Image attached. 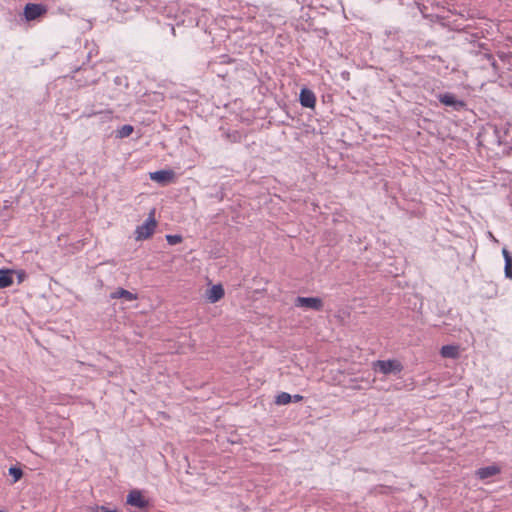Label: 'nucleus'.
Returning a JSON list of instances; mask_svg holds the SVG:
<instances>
[{"mask_svg": "<svg viewBox=\"0 0 512 512\" xmlns=\"http://www.w3.org/2000/svg\"><path fill=\"white\" fill-rule=\"evenodd\" d=\"M9 475L13 477V483L19 481L23 476V471L21 468L12 466L9 468Z\"/></svg>", "mask_w": 512, "mask_h": 512, "instance_id": "17", "label": "nucleus"}, {"mask_svg": "<svg viewBox=\"0 0 512 512\" xmlns=\"http://www.w3.org/2000/svg\"><path fill=\"white\" fill-rule=\"evenodd\" d=\"M506 131L495 125L488 126L483 132V141L490 148L500 147L505 143Z\"/></svg>", "mask_w": 512, "mask_h": 512, "instance_id": "1", "label": "nucleus"}, {"mask_svg": "<svg viewBox=\"0 0 512 512\" xmlns=\"http://www.w3.org/2000/svg\"><path fill=\"white\" fill-rule=\"evenodd\" d=\"M97 82V79L95 78H92V79H85V81L83 83H81V85H88V84H95Z\"/></svg>", "mask_w": 512, "mask_h": 512, "instance_id": "22", "label": "nucleus"}, {"mask_svg": "<svg viewBox=\"0 0 512 512\" xmlns=\"http://www.w3.org/2000/svg\"><path fill=\"white\" fill-rule=\"evenodd\" d=\"M440 354L444 358L455 359L459 356V346L457 345H444L440 350Z\"/></svg>", "mask_w": 512, "mask_h": 512, "instance_id": "13", "label": "nucleus"}, {"mask_svg": "<svg viewBox=\"0 0 512 512\" xmlns=\"http://www.w3.org/2000/svg\"><path fill=\"white\" fill-rule=\"evenodd\" d=\"M502 254L505 261L504 266V273L506 278H509L512 280V256L510 255L509 251L506 248L502 249Z\"/></svg>", "mask_w": 512, "mask_h": 512, "instance_id": "14", "label": "nucleus"}, {"mask_svg": "<svg viewBox=\"0 0 512 512\" xmlns=\"http://www.w3.org/2000/svg\"><path fill=\"white\" fill-rule=\"evenodd\" d=\"M12 270H0V289L7 288L12 285Z\"/></svg>", "mask_w": 512, "mask_h": 512, "instance_id": "15", "label": "nucleus"}, {"mask_svg": "<svg viewBox=\"0 0 512 512\" xmlns=\"http://www.w3.org/2000/svg\"><path fill=\"white\" fill-rule=\"evenodd\" d=\"M47 13V7L43 4L28 3L24 7V16L27 21L36 20Z\"/></svg>", "mask_w": 512, "mask_h": 512, "instance_id": "4", "label": "nucleus"}, {"mask_svg": "<svg viewBox=\"0 0 512 512\" xmlns=\"http://www.w3.org/2000/svg\"><path fill=\"white\" fill-rule=\"evenodd\" d=\"M301 400H303L302 395L296 394V395L292 396V401H294V402H300Z\"/></svg>", "mask_w": 512, "mask_h": 512, "instance_id": "23", "label": "nucleus"}, {"mask_svg": "<svg viewBox=\"0 0 512 512\" xmlns=\"http://www.w3.org/2000/svg\"><path fill=\"white\" fill-rule=\"evenodd\" d=\"M372 368L376 372L388 375L400 373L403 370V365L396 359L377 360L372 363Z\"/></svg>", "mask_w": 512, "mask_h": 512, "instance_id": "2", "label": "nucleus"}, {"mask_svg": "<svg viewBox=\"0 0 512 512\" xmlns=\"http://www.w3.org/2000/svg\"><path fill=\"white\" fill-rule=\"evenodd\" d=\"M292 401V396L287 392H281L276 396L275 403L277 405H286Z\"/></svg>", "mask_w": 512, "mask_h": 512, "instance_id": "16", "label": "nucleus"}, {"mask_svg": "<svg viewBox=\"0 0 512 512\" xmlns=\"http://www.w3.org/2000/svg\"><path fill=\"white\" fill-rule=\"evenodd\" d=\"M82 71H83V73H91V72H92V69H86V68H85V69H83Z\"/></svg>", "mask_w": 512, "mask_h": 512, "instance_id": "24", "label": "nucleus"}, {"mask_svg": "<svg viewBox=\"0 0 512 512\" xmlns=\"http://www.w3.org/2000/svg\"><path fill=\"white\" fill-rule=\"evenodd\" d=\"M492 285L494 287V294L493 295H496L497 294L496 285L495 284H492Z\"/></svg>", "mask_w": 512, "mask_h": 512, "instance_id": "25", "label": "nucleus"}, {"mask_svg": "<svg viewBox=\"0 0 512 512\" xmlns=\"http://www.w3.org/2000/svg\"><path fill=\"white\" fill-rule=\"evenodd\" d=\"M500 471H501L500 467L498 465L494 464V465L479 468L476 471V476L479 479L483 480V479H487L489 477L499 474Z\"/></svg>", "mask_w": 512, "mask_h": 512, "instance_id": "10", "label": "nucleus"}, {"mask_svg": "<svg viewBox=\"0 0 512 512\" xmlns=\"http://www.w3.org/2000/svg\"><path fill=\"white\" fill-rule=\"evenodd\" d=\"M166 240L168 244L170 245H176L178 243L182 242V236L181 235H166Z\"/></svg>", "mask_w": 512, "mask_h": 512, "instance_id": "19", "label": "nucleus"}, {"mask_svg": "<svg viewBox=\"0 0 512 512\" xmlns=\"http://www.w3.org/2000/svg\"><path fill=\"white\" fill-rule=\"evenodd\" d=\"M0 512H3V511L0 510Z\"/></svg>", "mask_w": 512, "mask_h": 512, "instance_id": "28", "label": "nucleus"}, {"mask_svg": "<svg viewBox=\"0 0 512 512\" xmlns=\"http://www.w3.org/2000/svg\"><path fill=\"white\" fill-rule=\"evenodd\" d=\"M115 2H119V3H122L123 0H114ZM124 2H126V0H124Z\"/></svg>", "mask_w": 512, "mask_h": 512, "instance_id": "26", "label": "nucleus"}, {"mask_svg": "<svg viewBox=\"0 0 512 512\" xmlns=\"http://www.w3.org/2000/svg\"><path fill=\"white\" fill-rule=\"evenodd\" d=\"M300 104L306 108H314L316 104V96L313 91L303 88L299 96Z\"/></svg>", "mask_w": 512, "mask_h": 512, "instance_id": "9", "label": "nucleus"}, {"mask_svg": "<svg viewBox=\"0 0 512 512\" xmlns=\"http://www.w3.org/2000/svg\"><path fill=\"white\" fill-rule=\"evenodd\" d=\"M111 299L123 298L125 301H134L137 299V294H134L124 288H118L110 294Z\"/></svg>", "mask_w": 512, "mask_h": 512, "instance_id": "12", "label": "nucleus"}, {"mask_svg": "<svg viewBox=\"0 0 512 512\" xmlns=\"http://www.w3.org/2000/svg\"><path fill=\"white\" fill-rule=\"evenodd\" d=\"M295 305L315 311H321L323 309V301L318 297H297Z\"/></svg>", "mask_w": 512, "mask_h": 512, "instance_id": "5", "label": "nucleus"}, {"mask_svg": "<svg viewBox=\"0 0 512 512\" xmlns=\"http://www.w3.org/2000/svg\"><path fill=\"white\" fill-rule=\"evenodd\" d=\"M440 103L445 106H450L456 111H460L466 107V103L463 100H459L452 93H443L437 96Z\"/></svg>", "mask_w": 512, "mask_h": 512, "instance_id": "6", "label": "nucleus"}, {"mask_svg": "<svg viewBox=\"0 0 512 512\" xmlns=\"http://www.w3.org/2000/svg\"><path fill=\"white\" fill-rule=\"evenodd\" d=\"M133 126L131 125H123L119 130H118V136L120 138H125V137H128L132 134L133 132Z\"/></svg>", "mask_w": 512, "mask_h": 512, "instance_id": "18", "label": "nucleus"}, {"mask_svg": "<svg viewBox=\"0 0 512 512\" xmlns=\"http://www.w3.org/2000/svg\"><path fill=\"white\" fill-rule=\"evenodd\" d=\"M127 504L140 509L148 507V501L142 496L139 490H132L127 495Z\"/></svg>", "mask_w": 512, "mask_h": 512, "instance_id": "7", "label": "nucleus"}, {"mask_svg": "<svg viewBox=\"0 0 512 512\" xmlns=\"http://www.w3.org/2000/svg\"><path fill=\"white\" fill-rule=\"evenodd\" d=\"M175 172L173 170H158L150 173V179L160 184H167L174 180Z\"/></svg>", "mask_w": 512, "mask_h": 512, "instance_id": "8", "label": "nucleus"}, {"mask_svg": "<svg viewBox=\"0 0 512 512\" xmlns=\"http://www.w3.org/2000/svg\"><path fill=\"white\" fill-rule=\"evenodd\" d=\"M157 226V222L153 216L148 217L142 225L137 226L135 230L136 240H145L150 238Z\"/></svg>", "mask_w": 512, "mask_h": 512, "instance_id": "3", "label": "nucleus"}, {"mask_svg": "<svg viewBox=\"0 0 512 512\" xmlns=\"http://www.w3.org/2000/svg\"><path fill=\"white\" fill-rule=\"evenodd\" d=\"M88 512H117L116 510L107 509L104 506H96L88 508Z\"/></svg>", "mask_w": 512, "mask_h": 512, "instance_id": "20", "label": "nucleus"}, {"mask_svg": "<svg viewBox=\"0 0 512 512\" xmlns=\"http://www.w3.org/2000/svg\"><path fill=\"white\" fill-rule=\"evenodd\" d=\"M225 292H224V288L222 287V285L220 284H217V285H213L207 292V299L211 302V303H216L218 302L221 298H223Z\"/></svg>", "mask_w": 512, "mask_h": 512, "instance_id": "11", "label": "nucleus"}, {"mask_svg": "<svg viewBox=\"0 0 512 512\" xmlns=\"http://www.w3.org/2000/svg\"><path fill=\"white\" fill-rule=\"evenodd\" d=\"M76 81L79 82V83L82 82V80L80 78H76Z\"/></svg>", "mask_w": 512, "mask_h": 512, "instance_id": "27", "label": "nucleus"}, {"mask_svg": "<svg viewBox=\"0 0 512 512\" xmlns=\"http://www.w3.org/2000/svg\"><path fill=\"white\" fill-rule=\"evenodd\" d=\"M484 57L490 62L491 66L493 67L494 70L498 69L497 61L495 60V58L493 57L492 54L486 53L484 55Z\"/></svg>", "mask_w": 512, "mask_h": 512, "instance_id": "21", "label": "nucleus"}]
</instances>
